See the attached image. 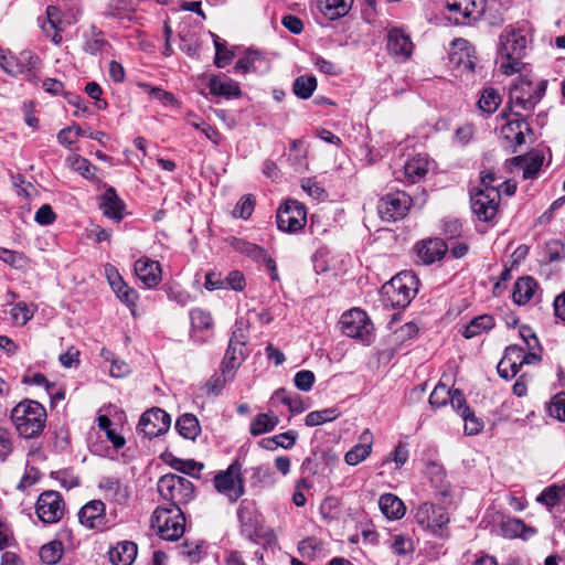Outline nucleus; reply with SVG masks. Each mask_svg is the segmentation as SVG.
I'll list each match as a JSON object with an SVG mask.
<instances>
[{"label":"nucleus","instance_id":"1","mask_svg":"<svg viewBox=\"0 0 565 565\" xmlns=\"http://www.w3.org/2000/svg\"><path fill=\"white\" fill-rule=\"evenodd\" d=\"M529 30L526 25L510 28L500 36V70L505 75L520 73L524 67L523 58L527 47Z\"/></svg>","mask_w":565,"mask_h":565},{"label":"nucleus","instance_id":"2","mask_svg":"<svg viewBox=\"0 0 565 565\" xmlns=\"http://www.w3.org/2000/svg\"><path fill=\"white\" fill-rule=\"evenodd\" d=\"M10 417L20 436L36 438L45 427L46 411L39 402L24 399L12 408Z\"/></svg>","mask_w":565,"mask_h":565},{"label":"nucleus","instance_id":"3","mask_svg":"<svg viewBox=\"0 0 565 565\" xmlns=\"http://www.w3.org/2000/svg\"><path fill=\"white\" fill-rule=\"evenodd\" d=\"M418 290V279L412 271H402L382 286V299L385 306L405 308Z\"/></svg>","mask_w":565,"mask_h":565},{"label":"nucleus","instance_id":"4","mask_svg":"<svg viewBox=\"0 0 565 565\" xmlns=\"http://www.w3.org/2000/svg\"><path fill=\"white\" fill-rule=\"evenodd\" d=\"M158 492L169 503L166 507L181 508L194 499V484L185 477L167 473L158 481Z\"/></svg>","mask_w":565,"mask_h":565},{"label":"nucleus","instance_id":"5","mask_svg":"<svg viewBox=\"0 0 565 565\" xmlns=\"http://www.w3.org/2000/svg\"><path fill=\"white\" fill-rule=\"evenodd\" d=\"M151 527L167 541H175L184 533L185 518L182 508L158 507L151 516Z\"/></svg>","mask_w":565,"mask_h":565},{"label":"nucleus","instance_id":"6","mask_svg":"<svg viewBox=\"0 0 565 565\" xmlns=\"http://www.w3.org/2000/svg\"><path fill=\"white\" fill-rule=\"evenodd\" d=\"M545 90V81L533 84L527 78L520 77L510 88L509 103L511 107L531 110L541 100Z\"/></svg>","mask_w":565,"mask_h":565},{"label":"nucleus","instance_id":"7","mask_svg":"<svg viewBox=\"0 0 565 565\" xmlns=\"http://www.w3.org/2000/svg\"><path fill=\"white\" fill-rule=\"evenodd\" d=\"M416 523L433 535L445 537L448 535V513L440 507L429 502L418 505L415 512Z\"/></svg>","mask_w":565,"mask_h":565},{"label":"nucleus","instance_id":"8","mask_svg":"<svg viewBox=\"0 0 565 565\" xmlns=\"http://www.w3.org/2000/svg\"><path fill=\"white\" fill-rule=\"evenodd\" d=\"M340 327L343 334L350 338L358 339L363 343H371L373 338V326L367 315L359 309L354 308L341 316Z\"/></svg>","mask_w":565,"mask_h":565},{"label":"nucleus","instance_id":"9","mask_svg":"<svg viewBox=\"0 0 565 565\" xmlns=\"http://www.w3.org/2000/svg\"><path fill=\"white\" fill-rule=\"evenodd\" d=\"M214 487L217 492L225 495L230 502H236L245 492L242 477V465L236 460L226 470L214 477Z\"/></svg>","mask_w":565,"mask_h":565},{"label":"nucleus","instance_id":"10","mask_svg":"<svg viewBox=\"0 0 565 565\" xmlns=\"http://www.w3.org/2000/svg\"><path fill=\"white\" fill-rule=\"evenodd\" d=\"M540 360L541 358L536 352H525L524 348L512 344L505 349L497 370L501 377L509 380L518 374L523 364L537 363Z\"/></svg>","mask_w":565,"mask_h":565},{"label":"nucleus","instance_id":"11","mask_svg":"<svg viewBox=\"0 0 565 565\" xmlns=\"http://www.w3.org/2000/svg\"><path fill=\"white\" fill-rule=\"evenodd\" d=\"M276 222L281 232L297 233L301 231L307 223L305 205L297 200H287L278 207Z\"/></svg>","mask_w":565,"mask_h":565},{"label":"nucleus","instance_id":"12","mask_svg":"<svg viewBox=\"0 0 565 565\" xmlns=\"http://www.w3.org/2000/svg\"><path fill=\"white\" fill-rule=\"evenodd\" d=\"M500 192L495 186L479 188L471 194V209L483 222L494 218L498 213Z\"/></svg>","mask_w":565,"mask_h":565},{"label":"nucleus","instance_id":"13","mask_svg":"<svg viewBox=\"0 0 565 565\" xmlns=\"http://www.w3.org/2000/svg\"><path fill=\"white\" fill-rule=\"evenodd\" d=\"M65 511V502L58 491L47 490L42 492L35 503L38 518L45 524L58 522Z\"/></svg>","mask_w":565,"mask_h":565},{"label":"nucleus","instance_id":"14","mask_svg":"<svg viewBox=\"0 0 565 565\" xmlns=\"http://www.w3.org/2000/svg\"><path fill=\"white\" fill-rule=\"evenodd\" d=\"M449 15L456 24L465 25L478 20L486 10V0H446Z\"/></svg>","mask_w":565,"mask_h":565},{"label":"nucleus","instance_id":"15","mask_svg":"<svg viewBox=\"0 0 565 565\" xmlns=\"http://www.w3.org/2000/svg\"><path fill=\"white\" fill-rule=\"evenodd\" d=\"M412 205V199L403 191L388 193L379 201L377 210L382 220L397 221L406 216Z\"/></svg>","mask_w":565,"mask_h":565},{"label":"nucleus","instance_id":"16","mask_svg":"<svg viewBox=\"0 0 565 565\" xmlns=\"http://www.w3.org/2000/svg\"><path fill=\"white\" fill-rule=\"evenodd\" d=\"M387 53L398 62H406L412 57L414 43L406 29L393 26L386 34Z\"/></svg>","mask_w":565,"mask_h":565},{"label":"nucleus","instance_id":"17","mask_svg":"<svg viewBox=\"0 0 565 565\" xmlns=\"http://www.w3.org/2000/svg\"><path fill=\"white\" fill-rule=\"evenodd\" d=\"M430 161L427 154L417 153L409 157L401 168H395L393 173L395 179L408 183L415 184L422 181L429 171Z\"/></svg>","mask_w":565,"mask_h":565},{"label":"nucleus","instance_id":"18","mask_svg":"<svg viewBox=\"0 0 565 565\" xmlns=\"http://www.w3.org/2000/svg\"><path fill=\"white\" fill-rule=\"evenodd\" d=\"M171 425L170 415L161 408H152L145 412L137 426L143 437L153 438L168 431Z\"/></svg>","mask_w":565,"mask_h":565},{"label":"nucleus","instance_id":"19","mask_svg":"<svg viewBox=\"0 0 565 565\" xmlns=\"http://www.w3.org/2000/svg\"><path fill=\"white\" fill-rule=\"evenodd\" d=\"M237 516L241 523V531L247 539L257 541L259 537L265 536V527L262 524L260 515L255 510L253 503L246 500L242 501Z\"/></svg>","mask_w":565,"mask_h":565},{"label":"nucleus","instance_id":"20","mask_svg":"<svg viewBox=\"0 0 565 565\" xmlns=\"http://www.w3.org/2000/svg\"><path fill=\"white\" fill-rule=\"evenodd\" d=\"M81 524L88 529L100 530L106 524V508L102 500L87 502L78 512Z\"/></svg>","mask_w":565,"mask_h":565},{"label":"nucleus","instance_id":"21","mask_svg":"<svg viewBox=\"0 0 565 565\" xmlns=\"http://www.w3.org/2000/svg\"><path fill=\"white\" fill-rule=\"evenodd\" d=\"M135 274L148 288L157 287L162 279V270L159 262L141 257L135 263Z\"/></svg>","mask_w":565,"mask_h":565},{"label":"nucleus","instance_id":"22","mask_svg":"<svg viewBox=\"0 0 565 565\" xmlns=\"http://www.w3.org/2000/svg\"><path fill=\"white\" fill-rule=\"evenodd\" d=\"M447 250V244L439 238H430L416 244L417 258L425 265L440 260Z\"/></svg>","mask_w":565,"mask_h":565},{"label":"nucleus","instance_id":"23","mask_svg":"<svg viewBox=\"0 0 565 565\" xmlns=\"http://www.w3.org/2000/svg\"><path fill=\"white\" fill-rule=\"evenodd\" d=\"M39 25L42 31L51 38L54 44H58L62 41V15L61 11L55 6H49L44 17H39Z\"/></svg>","mask_w":565,"mask_h":565},{"label":"nucleus","instance_id":"24","mask_svg":"<svg viewBox=\"0 0 565 565\" xmlns=\"http://www.w3.org/2000/svg\"><path fill=\"white\" fill-rule=\"evenodd\" d=\"M372 446L373 434L370 429H364L359 437V443L344 455L345 463L356 466L364 461L371 455Z\"/></svg>","mask_w":565,"mask_h":565},{"label":"nucleus","instance_id":"25","mask_svg":"<svg viewBox=\"0 0 565 565\" xmlns=\"http://www.w3.org/2000/svg\"><path fill=\"white\" fill-rule=\"evenodd\" d=\"M107 500L118 504H124L128 497V487L122 484L117 478L103 477L98 484Z\"/></svg>","mask_w":565,"mask_h":565},{"label":"nucleus","instance_id":"26","mask_svg":"<svg viewBox=\"0 0 565 565\" xmlns=\"http://www.w3.org/2000/svg\"><path fill=\"white\" fill-rule=\"evenodd\" d=\"M244 345L243 341L236 339V334L234 333L230 340L228 348L225 352L224 360L222 362V373L223 375L232 376L234 371L238 367L243 360V351L242 348Z\"/></svg>","mask_w":565,"mask_h":565},{"label":"nucleus","instance_id":"27","mask_svg":"<svg viewBox=\"0 0 565 565\" xmlns=\"http://www.w3.org/2000/svg\"><path fill=\"white\" fill-rule=\"evenodd\" d=\"M137 545L134 542H119L109 550V561L114 565H131L137 556Z\"/></svg>","mask_w":565,"mask_h":565},{"label":"nucleus","instance_id":"28","mask_svg":"<svg viewBox=\"0 0 565 565\" xmlns=\"http://www.w3.org/2000/svg\"><path fill=\"white\" fill-rule=\"evenodd\" d=\"M539 289L536 280L530 276L519 278L513 287L512 298L519 306H524L530 302Z\"/></svg>","mask_w":565,"mask_h":565},{"label":"nucleus","instance_id":"29","mask_svg":"<svg viewBox=\"0 0 565 565\" xmlns=\"http://www.w3.org/2000/svg\"><path fill=\"white\" fill-rule=\"evenodd\" d=\"M100 207L107 217L116 222H120L122 220L125 203L119 199L114 188H109L105 191Z\"/></svg>","mask_w":565,"mask_h":565},{"label":"nucleus","instance_id":"30","mask_svg":"<svg viewBox=\"0 0 565 565\" xmlns=\"http://www.w3.org/2000/svg\"><path fill=\"white\" fill-rule=\"evenodd\" d=\"M381 512L390 520H399L405 515L404 502L393 493H384L379 499Z\"/></svg>","mask_w":565,"mask_h":565},{"label":"nucleus","instance_id":"31","mask_svg":"<svg viewBox=\"0 0 565 565\" xmlns=\"http://www.w3.org/2000/svg\"><path fill=\"white\" fill-rule=\"evenodd\" d=\"M352 2L353 0H317V7L328 20L333 21L344 17Z\"/></svg>","mask_w":565,"mask_h":565},{"label":"nucleus","instance_id":"32","mask_svg":"<svg viewBox=\"0 0 565 565\" xmlns=\"http://www.w3.org/2000/svg\"><path fill=\"white\" fill-rule=\"evenodd\" d=\"M210 93L215 96L237 97L241 95L238 84L230 77H213L209 83Z\"/></svg>","mask_w":565,"mask_h":565},{"label":"nucleus","instance_id":"33","mask_svg":"<svg viewBox=\"0 0 565 565\" xmlns=\"http://www.w3.org/2000/svg\"><path fill=\"white\" fill-rule=\"evenodd\" d=\"M494 327V319L490 315H481L473 318L462 332L466 339H472L490 331Z\"/></svg>","mask_w":565,"mask_h":565},{"label":"nucleus","instance_id":"34","mask_svg":"<svg viewBox=\"0 0 565 565\" xmlns=\"http://www.w3.org/2000/svg\"><path fill=\"white\" fill-rule=\"evenodd\" d=\"M110 46L109 42L105 39L102 31L92 29L90 33L85 36L83 50L93 56L104 53Z\"/></svg>","mask_w":565,"mask_h":565},{"label":"nucleus","instance_id":"35","mask_svg":"<svg viewBox=\"0 0 565 565\" xmlns=\"http://www.w3.org/2000/svg\"><path fill=\"white\" fill-rule=\"evenodd\" d=\"M279 424L278 416L268 413L256 415L249 425V433L253 436H259L273 431Z\"/></svg>","mask_w":565,"mask_h":565},{"label":"nucleus","instance_id":"36","mask_svg":"<svg viewBox=\"0 0 565 565\" xmlns=\"http://www.w3.org/2000/svg\"><path fill=\"white\" fill-rule=\"evenodd\" d=\"M502 530L508 537H521L527 540L536 533V530L532 526L526 525L520 519H509L503 523Z\"/></svg>","mask_w":565,"mask_h":565},{"label":"nucleus","instance_id":"37","mask_svg":"<svg viewBox=\"0 0 565 565\" xmlns=\"http://www.w3.org/2000/svg\"><path fill=\"white\" fill-rule=\"evenodd\" d=\"M175 428L182 437L192 440H194L201 431L199 420L193 414L181 415L175 423Z\"/></svg>","mask_w":565,"mask_h":565},{"label":"nucleus","instance_id":"38","mask_svg":"<svg viewBox=\"0 0 565 565\" xmlns=\"http://www.w3.org/2000/svg\"><path fill=\"white\" fill-rule=\"evenodd\" d=\"M425 472L429 478L431 484L436 489H439L443 494H446L448 489V482L447 473L444 466L437 461H429L426 465Z\"/></svg>","mask_w":565,"mask_h":565},{"label":"nucleus","instance_id":"39","mask_svg":"<svg viewBox=\"0 0 565 565\" xmlns=\"http://www.w3.org/2000/svg\"><path fill=\"white\" fill-rule=\"evenodd\" d=\"M316 88L317 79L313 75L298 76L292 85L294 94L301 99H308L311 97Z\"/></svg>","mask_w":565,"mask_h":565},{"label":"nucleus","instance_id":"40","mask_svg":"<svg viewBox=\"0 0 565 565\" xmlns=\"http://www.w3.org/2000/svg\"><path fill=\"white\" fill-rule=\"evenodd\" d=\"M40 558L47 565H55L63 555V544L60 541H51L40 548Z\"/></svg>","mask_w":565,"mask_h":565},{"label":"nucleus","instance_id":"41","mask_svg":"<svg viewBox=\"0 0 565 565\" xmlns=\"http://www.w3.org/2000/svg\"><path fill=\"white\" fill-rule=\"evenodd\" d=\"M339 415V411L334 407L324 408L321 411H313L306 416L305 423L307 426L310 427L319 426L324 423H329L337 419Z\"/></svg>","mask_w":565,"mask_h":565},{"label":"nucleus","instance_id":"42","mask_svg":"<svg viewBox=\"0 0 565 565\" xmlns=\"http://www.w3.org/2000/svg\"><path fill=\"white\" fill-rule=\"evenodd\" d=\"M263 62L264 61L259 53L247 51L244 56L236 62L235 71L244 74L249 72H257Z\"/></svg>","mask_w":565,"mask_h":565},{"label":"nucleus","instance_id":"43","mask_svg":"<svg viewBox=\"0 0 565 565\" xmlns=\"http://www.w3.org/2000/svg\"><path fill=\"white\" fill-rule=\"evenodd\" d=\"M83 136L84 130L78 125H72L58 131L57 141L63 147L74 150V145L77 142L78 138Z\"/></svg>","mask_w":565,"mask_h":565},{"label":"nucleus","instance_id":"44","mask_svg":"<svg viewBox=\"0 0 565 565\" xmlns=\"http://www.w3.org/2000/svg\"><path fill=\"white\" fill-rule=\"evenodd\" d=\"M500 104H501V96L492 87L486 88L482 92V95L478 102L479 108L483 113H487V114L494 113L498 109Z\"/></svg>","mask_w":565,"mask_h":565},{"label":"nucleus","instance_id":"45","mask_svg":"<svg viewBox=\"0 0 565 565\" xmlns=\"http://www.w3.org/2000/svg\"><path fill=\"white\" fill-rule=\"evenodd\" d=\"M249 258L257 263H263L270 274L273 280H279L276 262L268 255V253L260 246L256 245Z\"/></svg>","mask_w":565,"mask_h":565},{"label":"nucleus","instance_id":"46","mask_svg":"<svg viewBox=\"0 0 565 565\" xmlns=\"http://www.w3.org/2000/svg\"><path fill=\"white\" fill-rule=\"evenodd\" d=\"M138 87L141 88L151 98L160 102L162 105L168 106L174 103V96L160 87L151 86L148 83H139Z\"/></svg>","mask_w":565,"mask_h":565},{"label":"nucleus","instance_id":"47","mask_svg":"<svg viewBox=\"0 0 565 565\" xmlns=\"http://www.w3.org/2000/svg\"><path fill=\"white\" fill-rule=\"evenodd\" d=\"M190 320L193 330H207L213 326L211 313L199 308L191 310Z\"/></svg>","mask_w":565,"mask_h":565},{"label":"nucleus","instance_id":"48","mask_svg":"<svg viewBox=\"0 0 565 565\" xmlns=\"http://www.w3.org/2000/svg\"><path fill=\"white\" fill-rule=\"evenodd\" d=\"M98 427L106 433L107 438L116 449L124 447L125 438L111 428V420L107 416L98 417Z\"/></svg>","mask_w":565,"mask_h":565},{"label":"nucleus","instance_id":"49","mask_svg":"<svg viewBox=\"0 0 565 565\" xmlns=\"http://www.w3.org/2000/svg\"><path fill=\"white\" fill-rule=\"evenodd\" d=\"M529 128L527 124L523 119H516L510 121L502 128V134H504L505 138H510V134H514V141L516 146H521L525 142V137L522 128Z\"/></svg>","mask_w":565,"mask_h":565},{"label":"nucleus","instance_id":"50","mask_svg":"<svg viewBox=\"0 0 565 565\" xmlns=\"http://www.w3.org/2000/svg\"><path fill=\"white\" fill-rule=\"evenodd\" d=\"M0 259L17 269H23L28 266V258L19 252L0 247Z\"/></svg>","mask_w":565,"mask_h":565},{"label":"nucleus","instance_id":"51","mask_svg":"<svg viewBox=\"0 0 565 565\" xmlns=\"http://www.w3.org/2000/svg\"><path fill=\"white\" fill-rule=\"evenodd\" d=\"M562 488L557 484H552L545 488L540 495L536 498V501L544 504L548 510L554 508L559 501V493Z\"/></svg>","mask_w":565,"mask_h":565},{"label":"nucleus","instance_id":"52","mask_svg":"<svg viewBox=\"0 0 565 565\" xmlns=\"http://www.w3.org/2000/svg\"><path fill=\"white\" fill-rule=\"evenodd\" d=\"M276 396L281 398V402L289 407L291 413L299 414L305 411V405L298 394L281 390L276 392Z\"/></svg>","mask_w":565,"mask_h":565},{"label":"nucleus","instance_id":"53","mask_svg":"<svg viewBox=\"0 0 565 565\" xmlns=\"http://www.w3.org/2000/svg\"><path fill=\"white\" fill-rule=\"evenodd\" d=\"M548 414L564 422L565 420V392L556 394L547 406Z\"/></svg>","mask_w":565,"mask_h":565},{"label":"nucleus","instance_id":"54","mask_svg":"<svg viewBox=\"0 0 565 565\" xmlns=\"http://www.w3.org/2000/svg\"><path fill=\"white\" fill-rule=\"evenodd\" d=\"M451 392L445 384H438L429 396V404L431 407L439 408L445 406L449 398Z\"/></svg>","mask_w":565,"mask_h":565},{"label":"nucleus","instance_id":"55","mask_svg":"<svg viewBox=\"0 0 565 565\" xmlns=\"http://www.w3.org/2000/svg\"><path fill=\"white\" fill-rule=\"evenodd\" d=\"M10 313L13 322L19 326H24L33 317V310L24 302L14 305Z\"/></svg>","mask_w":565,"mask_h":565},{"label":"nucleus","instance_id":"56","mask_svg":"<svg viewBox=\"0 0 565 565\" xmlns=\"http://www.w3.org/2000/svg\"><path fill=\"white\" fill-rule=\"evenodd\" d=\"M171 466L173 469L192 477L198 476L199 472L203 469V463L194 460L175 459L172 461Z\"/></svg>","mask_w":565,"mask_h":565},{"label":"nucleus","instance_id":"57","mask_svg":"<svg viewBox=\"0 0 565 565\" xmlns=\"http://www.w3.org/2000/svg\"><path fill=\"white\" fill-rule=\"evenodd\" d=\"M70 161L74 171L78 172L86 179L94 178V172L92 170H95V167H93L87 159L79 156H74L70 158Z\"/></svg>","mask_w":565,"mask_h":565},{"label":"nucleus","instance_id":"58","mask_svg":"<svg viewBox=\"0 0 565 565\" xmlns=\"http://www.w3.org/2000/svg\"><path fill=\"white\" fill-rule=\"evenodd\" d=\"M215 45V58L214 63L217 67H225L234 57V53L226 49L224 43H221L217 39L214 40Z\"/></svg>","mask_w":565,"mask_h":565},{"label":"nucleus","instance_id":"59","mask_svg":"<svg viewBox=\"0 0 565 565\" xmlns=\"http://www.w3.org/2000/svg\"><path fill=\"white\" fill-rule=\"evenodd\" d=\"M13 450V439L11 433L0 426V461H6Z\"/></svg>","mask_w":565,"mask_h":565},{"label":"nucleus","instance_id":"60","mask_svg":"<svg viewBox=\"0 0 565 565\" xmlns=\"http://www.w3.org/2000/svg\"><path fill=\"white\" fill-rule=\"evenodd\" d=\"M312 63L321 73L326 75H339L341 73V68L338 64L320 55L312 56Z\"/></svg>","mask_w":565,"mask_h":565},{"label":"nucleus","instance_id":"61","mask_svg":"<svg viewBox=\"0 0 565 565\" xmlns=\"http://www.w3.org/2000/svg\"><path fill=\"white\" fill-rule=\"evenodd\" d=\"M449 401L454 411L461 417L470 414L471 409L467 405L465 395L461 391L455 390L451 392Z\"/></svg>","mask_w":565,"mask_h":565},{"label":"nucleus","instance_id":"62","mask_svg":"<svg viewBox=\"0 0 565 565\" xmlns=\"http://www.w3.org/2000/svg\"><path fill=\"white\" fill-rule=\"evenodd\" d=\"M441 228L445 236L452 239L461 235L462 224L457 218L446 217L443 220Z\"/></svg>","mask_w":565,"mask_h":565},{"label":"nucleus","instance_id":"63","mask_svg":"<svg viewBox=\"0 0 565 565\" xmlns=\"http://www.w3.org/2000/svg\"><path fill=\"white\" fill-rule=\"evenodd\" d=\"M391 548L398 555H407L414 551L413 541L403 535H395Z\"/></svg>","mask_w":565,"mask_h":565},{"label":"nucleus","instance_id":"64","mask_svg":"<svg viewBox=\"0 0 565 565\" xmlns=\"http://www.w3.org/2000/svg\"><path fill=\"white\" fill-rule=\"evenodd\" d=\"M315 379L313 372L308 370L299 371L294 379L295 386L300 391L308 392L311 390Z\"/></svg>","mask_w":565,"mask_h":565}]
</instances>
